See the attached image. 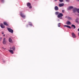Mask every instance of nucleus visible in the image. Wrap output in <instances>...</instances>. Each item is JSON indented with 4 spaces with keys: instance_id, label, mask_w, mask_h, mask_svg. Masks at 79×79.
<instances>
[{
    "instance_id": "24",
    "label": "nucleus",
    "mask_w": 79,
    "mask_h": 79,
    "mask_svg": "<svg viewBox=\"0 0 79 79\" xmlns=\"http://www.w3.org/2000/svg\"><path fill=\"white\" fill-rule=\"evenodd\" d=\"M77 11L78 13H79V9H77Z\"/></svg>"
},
{
    "instance_id": "17",
    "label": "nucleus",
    "mask_w": 79,
    "mask_h": 79,
    "mask_svg": "<svg viewBox=\"0 0 79 79\" xmlns=\"http://www.w3.org/2000/svg\"><path fill=\"white\" fill-rule=\"evenodd\" d=\"M12 50L13 51L15 50V47H12Z\"/></svg>"
},
{
    "instance_id": "22",
    "label": "nucleus",
    "mask_w": 79,
    "mask_h": 79,
    "mask_svg": "<svg viewBox=\"0 0 79 79\" xmlns=\"http://www.w3.org/2000/svg\"><path fill=\"white\" fill-rule=\"evenodd\" d=\"M58 13H59V12H56L55 13L56 15H58Z\"/></svg>"
},
{
    "instance_id": "1",
    "label": "nucleus",
    "mask_w": 79,
    "mask_h": 79,
    "mask_svg": "<svg viewBox=\"0 0 79 79\" xmlns=\"http://www.w3.org/2000/svg\"><path fill=\"white\" fill-rule=\"evenodd\" d=\"M63 16V15L62 14V13H60L59 14V15H58V16H57V17L59 18H60V19H62V16Z\"/></svg>"
},
{
    "instance_id": "16",
    "label": "nucleus",
    "mask_w": 79,
    "mask_h": 79,
    "mask_svg": "<svg viewBox=\"0 0 79 79\" xmlns=\"http://www.w3.org/2000/svg\"><path fill=\"white\" fill-rule=\"evenodd\" d=\"M72 27H73V28H74V29H75V28H76V26L74 25H72Z\"/></svg>"
},
{
    "instance_id": "14",
    "label": "nucleus",
    "mask_w": 79,
    "mask_h": 79,
    "mask_svg": "<svg viewBox=\"0 0 79 79\" xmlns=\"http://www.w3.org/2000/svg\"><path fill=\"white\" fill-rule=\"evenodd\" d=\"M77 11V9L76 8H74L73 9V12L74 13H75V12H76Z\"/></svg>"
},
{
    "instance_id": "26",
    "label": "nucleus",
    "mask_w": 79,
    "mask_h": 79,
    "mask_svg": "<svg viewBox=\"0 0 79 79\" xmlns=\"http://www.w3.org/2000/svg\"><path fill=\"white\" fill-rule=\"evenodd\" d=\"M62 13H64V10H62Z\"/></svg>"
},
{
    "instance_id": "28",
    "label": "nucleus",
    "mask_w": 79,
    "mask_h": 79,
    "mask_svg": "<svg viewBox=\"0 0 79 79\" xmlns=\"http://www.w3.org/2000/svg\"><path fill=\"white\" fill-rule=\"evenodd\" d=\"M64 27H67V25H64Z\"/></svg>"
},
{
    "instance_id": "21",
    "label": "nucleus",
    "mask_w": 79,
    "mask_h": 79,
    "mask_svg": "<svg viewBox=\"0 0 79 79\" xmlns=\"http://www.w3.org/2000/svg\"><path fill=\"white\" fill-rule=\"evenodd\" d=\"M60 2H63V0H59Z\"/></svg>"
},
{
    "instance_id": "20",
    "label": "nucleus",
    "mask_w": 79,
    "mask_h": 79,
    "mask_svg": "<svg viewBox=\"0 0 79 79\" xmlns=\"http://www.w3.org/2000/svg\"><path fill=\"white\" fill-rule=\"evenodd\" d=\"M58 27H60V23H59L58 24Z\"/></svg>"
},
{
    "instance_id": "25",
    "label": "nucleus",
    "mask_w": 79,
    "mask_h": 79,
    "mask_svg": "<svg viewBox=\"0 0 79 79\" xmlns=\"http://www.w3.org/2000/svg\"><path fill=\"white\" fill-rule=\"evenodd\" d=\"M68 18L69 19H71V18H70V17H68Z\"/></svg>"
},
{
    "instance_id": "12",
    "label": "nucleus",
    "mask_w": 79,
    "mask_h": 79,
    "mask_svg": "<svg viewBox=\"0 0 79 79\" xmlns=\"http://www.w3.org/2000/svg\"><path fill=\"white\" fill-rule=\"evenodd\" d=\"M55 10L56 11H58V7L57 6H56L55 7Z\"/></svg>"
},
{
    "instance_id": "9",
    "label": "nucleus",
    "mask_w": 79,
    "mask_h": 79,
    "mask_svg": "<svg viewBox=\"0 0 79 79\" xmlns=\"http://www.w3.org/2000/svg\"><path fill=\"white\" fill-rule=\"evenodd\" d=\"M73 8V6H70L68 8V10H71V9H72Z\"/></svg>"
},
{
    "instance_id": "6",
    "label": "nucleus",
    "mask_w": 79,
    "mask_h": 79,
    "mask_svg": "<svg viewBox=\"0 0 79 79\" xmlns=\"http://www.w3.org/2000/svg\"><path fill=\"white\" fill-rule=\"evenodd\" d=\"M20 15L21 17H22V18H25L26 17V16L24 15V14H22V13H21Z\"/></svg>"
},
{
    "instance_id": "31",
    "label": "nucleus",
    "mask_w": 79,
    "mask_h": 79,
    "mask_svg": "<svg viewBox=\"0 0 79 79\" xmlns=\"http://www.w3.org/2000/svg\"><path fill=\"white\" fill-rule=\"evenodd\" d=\"M78 31H79V28L78 29Z\"/></svg>"
},
{
    "instance_id": "10",
    "label": "nucleus",
    "mask_w": 79,
    "mask_h": 79,
    "mask_svg": "<svg viewBox=\"0 0 79 79\" xmlns=\"http://www.w3.org/2000/svg\"><path fill=\"white\" fill-rule=\"evenodd\" d=\"M9 41L10 43H13V41L10 38L9 39Z\"/></svg>"
},
{
    "instance_id": "19",
    "label": "nucleus",
    "mask_w": 79,
    "mask_h": 79,
    "mask_svg": "<svg viewBox=\"0 0 79 79\" xmlns=\"http://www.w3.org/2000/svg\"><path fill=\"white\" fill-rule=\"evenodd\" d=\"M29 25H30V26H32V23L31 22H29Z\"/></svg>"
},
{
    "instance_id": "32",
    "label": "nucleus",
    "mask_w": 79,
    "mask_h": 79,
    "mask_svg": "<svg viewBox=\"0 0 79 79\" xmlns=\"http://www.w3.org/2000/svg\"><path fill=\"white\" fill-rule=\"evenodd\" d=\"M10 49H12V48H10Z\"/></svg>"
},
{
    "instance_id": "5",
    "label": "nucleus",
    "mask_w": 79,
    "mask_h": 79,
    "mask_svg": "<svg viewBox=\"0 0 79 79\" xmlns=\"http://www.w3.org/2000/svg\"><path fill=\"white\" fill-rule=\"evenodd\" d=\"M72 35L73 38H76V35L74 33V32H73L72 33Z\"/></svg>"
},
{
    "instance_id": "4",
    "label": "nucleus",
    "mask_w": 79,
    "mask_h": 79,
    "mask_svg": "<svg viewBox=\"0 0 79 79\" xmlns=\"http://www.w3.org/2000/svg\"><path fill=\"white\" fill-rule=\"evenodd\" d=\"M27 6H29V8H32V6H31V3L28 2L27 4Z\"/></svg>"
},
{
    "instance_id": "29",
    "label": "nucleus",
    "mask_w": 79,
    "mask_h": 79,
    "mask_svg": "<svg viewBox=\"0 0 79 79\" xmlns=\"http://www.w3.org/2000/svg\"><path fill=\"white\" fill-rule=\"evenodd\" d=\"M2 2H4V0H1Z\"/></svg>"
},
{
    "instance_id": "11",
    "label": "nucleus",
    "mask_w": 79,
    "mask_h": 79,
    "mask_svg": "<svg viewBox=\"0 0 79 79\" xmlns=\"http://www.w3.org/2000/svg\"><path fill=\"white\" fill-rule=\"evenodd\" d=\"M66 24L68 25H71V23L69 21H68L66 23Z\"/></svg>"
},
{
    "instance_id": "33",
    "label": "nucleus",
    "mask_w": 79,
    "mask_h": 79,
    "mask_svg": "<svg viewBox=\"0 0 79 79\" xmlns=\"http://www.w3.org/2000/svg\"><path fill=\"white\" fill-rule=\"evenodd\" d=\"M78 36L79 37V32L78 33Z\"/></svg>"
},
{
    "instance_id": "8",
    "label": "nucleus",
    "mask_w": 79,
    "mask_h": 79,
    "mask_svg": "<svg viewBox=\"0 0 79 79\" xmlns=\"http://www.w3.org/2000/svg\"><path fill=\"white\" fill-rule=\"evenodd\" d=\"M59 6H60V7H61V6H64V3H62L61 4H60L59 5Z\"/></svg>"
},
{
    "instance_id": "27",
    "label": "nucleus",
    "mask_w": 79,
    "mask_h": 79,
    "mask_svg": "<svg viewBox=\"0 0 79 79\" xmlns=\"http://www.w3.org/2000/svg\"><path fill=\"white\" fill-rule=\"evenodd\" d=\"M66 2H69V0H66Z\"/></svg>"
},
{
    "instance_id": "7",
    "label": "nucleus",
    "mask_w": 79,
    "mask_h": 79,
    "mask_svg": "<svg viewBox=\"0 0 79 79\" xmlns=\"http://www.w3.org/2000/svg\"><path fill=\"white\" fill-rule=\"evenodd\" d=\"M0 26L2 28H5V26L3 25V24L2 23H1Z\"/></svg>"
},
{
    "instance_id": "2",
    "label": "nucleus",
    "mask_w": 79,
    "mask_h": 79,
    "mask_svg": "<svg viewBox=\"0 0 79 79\" xmlns=\"http://www.w3.org/2000/svg\"><path fill=\"white\" fill-rule=\"evenodd\" d=\"M7 30L10 33H13V30L9 28H7Z\"/></svg>"
},
{
    "instance_id": "13",
    "label": "nucleus",
    "mask_w": 79,
    "mask_h": 79,
    "mask_svg": "<svg viewBox=\"0 0 79 79\" xmlns=\"http://www.w3.org/2000/svg\"><path fill=\"white\" fill-rule=\"evenodd\" d=\"M8 51L12 53V54H13V53H14V52H13V50H8Z\"/></svg>"
},
{
    "instance_id": "15",
    "label": "nucleus",
    "mask_w": 79,
    "mask_h": 79,
    "mask_svg": "<svg viewBox=\"0 0 79 79\" xmlns=\"http://www.w3.org/2000/svg\"><path fill=\"white\" fill-rule=\"evenodd\" d=\"M3 23H4V25H5L6 26H9L8 24H7V23L6 22H4Z\"/></svg>"
},
{
    "instance_id": "36",
    "label": "nucleus",
    "mask_w": 79,
    "mask_h": 79,
    "mask_svg": "<svg viewBox=\"0 0 79 79\" xmlns=\"http://www.w3.org/2000/svg\"><path fill=\"white\" fill-rule=\"evenodd\" d=\"M4 36H5V35H4Z\"/></svg>"
},
{
    "instance_id": "3",
    "label": "nucleus",
    "mask_w": 79,
    "mask_h": 79,
    "mask_svg": "<svg viewBox=\"0 0 79 79\" xmlns=\"http://www.w3.org/2000/svg\"><path fill=\"white\" fill-rule=\"evenodd\" d=\"M2 44H6V38H4L3 39Z\"/></svg>"
},
{
    "instance_id": "18",
    "label": "nucleus",
    "mask_w": 79,
    "mask_h": 79,
    "mask_svg": "<svg viewBox=\"0 0 79 79\" xmlns=\"http://www.w3.org/2000/svg\"><path fill=\"white\" fill-rule=\"evenodd\" d=\"M67 27H68V28H69V29H71V27H70V26H68L67 25Z\"/></svg>"
},
{
    "instance_id": "34",
    "label": "nucleus",
    "mask_w": 79,
    "mask_h": 79,
    "mask_svg": "<svg viewBox=\"0 0 79 79\" xmlns=\"http://www.w3.org/2000/svg\"><path fill=\"white\" fill-rule=\"evenodd\" d=\"M55 0V1H57V0Z\"/></svg>"
},
{
    "instance_id": "35",
    "label": "nucleus",
    "mask_w": 79,
    "mask_h": 79,
    "mask_svg": "<svg viewBox=\"0 0 79 79\" xmlns=\"http://www.w3.org/2000/svg\"><path fill=\"white\" fill-rule=\"evenodd\" d=\"M2 48H3V47H2Z\"/></svg>"
},
{
    "instance_id": "30",
    "label": "nucleus",
    "mask_w": 79,
    "mask_h": 79,
    "mask_svg": "<svg viewBox=\"0 0 79 79\" xmlns=\"http://www.w3.org/2000/svg\"><path fill=\"white\" fill-rule=\"evenodd\" d=\"M2 34H4V33H3V32H2Z\"/></svg>"
},
{
    "instance_id": "23",
    "label": "nucleus",
    "mask_w": 79,
    "mask_h": 79,
    "mask_svg": "<svg viewBox=\"0 0 79 79\" xmlns=\"http://www.w3.org/2000/svg\"><path fill=\"white\" fill-rule=\"evenodd\" d=\"M2 40V38L1 37L0 38V42L1 41V40Z\"/></svg>"
}]
</instances>
